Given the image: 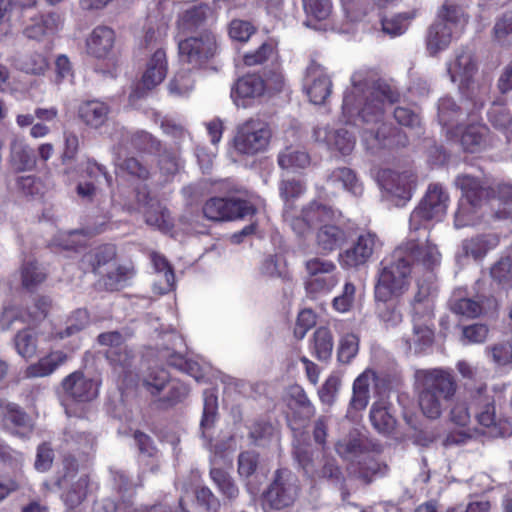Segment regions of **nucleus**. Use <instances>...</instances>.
Listing matches in <instances>:
<instances>
[{
  "label": "nucleus",
  "instance_id": "1",
  "mask_svg": "<svg viewBox=\"0 0 512 512\" xmlns=\"http://www.w3.org/2000/svg\"><path fill=\"white\" fill-rule=\"evenodd\" d=\"M351 85L343 95L342 116L346 123L365 124L361 141L367 151L378 153L381 149L405 146L407 136L399 129L383 122L384 114L398 101V92L389 84L374 81L367 69L355 71Z\"/></svg>",
  "mask_w": 512,
  "mask_h": 512
},
{
  "label": "nucleus",
  "instance_id": "2",
  "mask_svg": "<svg viewBox=\"0 0 512 512\" xmlns=\"http://www.w3.org/2000/svg\"><path fill=\"white\" fill-rule=\"evenodd\" d=\"M415 381L422 413L429 419H438L456 392L452 372L443 368L420 369L415 372Z\"/></svg>",
  "mask_w": 512,
  "mask_h": 512
},
{
  "label": "nucleus",
  "instance_id": "3",
  "mask_svg": "<svg viewBox=\"0 0 512 512\" xmlns=\"http://www.w3.org/2000/svg\"><path fill=\"white\" fill-rule=\"evenodd\" d=\"M467 22L468 18L461 7L444 3L426 33L425 43L429 55L436 56L446 50L453 39L463 32Z\"/></svg>",
  "mask_w": 512,
  "mask_h": 512
},
{
  "label": "nucleus",
  "instance_id": "4",
  "mask_svg": "<svg viewBox=\"0 0 512 512\" xmlns=\"http://www.w3.org/2000/svg\"><path fill=\"white\" fill-rule=\"evenodd\" d=\"M446 71L451 82L457 84L461 94L474 103L476 110H480L487 90L474 80L478 63L473 52L469 49L456 50L446 63Z\"/></svg>",
  "mask_w": 512,
  "mask_h": 512
},
{
  "label": "nucleus",
  "instance_id": "5",
  "mask_svg": "<svg viewBox=\"0 0 512 512\" xmlns=\"http://www.w3.org/2000/svg\"><path fill=\"white\" fill-rule=\"evenodd\" d=\"M406 253L405 248H396L390 261L382 263L375 285L376 300L397 299L408 290L412 268L409 267Z\"/></svg>",
  "mask_w": 512,
  "mask_h": 512
},
{
  "label": "nucleus",
  "instance_id": "6",
  "mask_svg": "<svg viewBox=\"0 0 512 512\" xmlns=\"http://www.w3.org/2000/svg\"><path fill=\"white\" fill-rule=\"evenodd\" d=\"M455 183L462 191L460 199L482 203L484 198L490 196V192L496 194L491 199V207L495 209V217L497 219L512 217V184H499L494 189L488 186L487 182L467 174L458 176Z\"/></svg>",
  "mask_w": 512,
  "mask_h": 512
},
{
  "label": "nucleus",
  "instance_id": "7",
  "mask_svg": "<svg viewBox=\"0 0 512 512\" xmlns=\"http://www.w3.org/2000/svg\"><path fill=\"white\" fill-rule=\"evenodd\" d=\"M271 138L269 123L259 117H251L236 126L232 148L237 155L253 157L268 149Z\"/></svg>",
  "mask_w": 512,
  "mask_h": 512
},
{
  "label": "nucleus",
  "instance_id": "8",
  "mask_svg": "<svg viewBox=\"0 0 512 512\" xmlns=\"http://www.w3.org/2000/svg\"><path fill=\"white\" fill-rule=\"evenodd\" d=\"M449 195L440 184H431L409 219L410 233L429 230L432 222L441 221L446 214Z\"/></svg>",
  "mask_w": 512,
  "mask_h": 512
},
{
  "label": "nucleus",
  "instance_id": "9",
  "mask_svg": "<svg viewBox=\"0 0 512 512\" xmlns=\"http://www.w3.org/2000/svg\"><path fill=\"white\" fill-rule=\"evenodd\" d=\"M175 39L182 65L198 68L216 53V38L209 30H202L194 35L175 36Z\"/></svg>",
  "mask_w": 512,
  "mask_h": 512
},
{
  "label": "nucleus",
  "instance_id": "10",
  "mask_svg": "<svg viewBox=\"0 0 512 512\" xmlns=\"http://www.w3.org/2000/svg\"><path fill=\"white\" fill-rule=\"evenodd\" d=\"M298 494L296 477L288 470H278L274 482L264 494L263 506L281 510L292 505Z\"/></svg>",
  "mask_w": 512,
  "mask_h": 512
},
{
  "label": "nucleus",
  "instance_id": "11",
  "mask_svg": "<svg viewBox=\"0 0 512 512\" xmlns=\"http://www.w3.org/2000/svg\"><path fill=\"white\" fill-rule=\"evenodd\" d=\"M377 180L384 197L394 202L397 206L411 199L415 186V179L411 173H397L384 169L378 172Z\"/></svg>",
  "mask_w": 512,
  "mask_h": 512
},
{
  "label": "nucleus",
  "instance_id": "12",
  "mask_svg": "<svg viewBox=\"0 0 512 512\" xmlns=\"http://www.w3.org/2000/svg\"><path fill=\"white\" fill-rule=\"evenodd\" d=\"M50 308L51 300L48 297H39L26 311L17 305L7 304L0 313V330H9L18 322L35 324L47 316Z\"/></svg>",
  "mask_w": 512,
  "mask_h": 512
},
{
  "label": "nucleus",
  "instance_id": "13",
  "mask_svg": "<svg viewBox=\"0 0 512 512\" xmlns=\"http://www.w3.org/2000/svg\"><path fill=\"white\" fill-rule=\"evenodd\" d=\"M203 213L209 220L230 221L253 215L255 208L246 200L214 197L205 203Z\"/></svg>",
  "mask_w": 512,
  "mask_h": 512
},
{
  "label": "nucleus",
  "instance_id": "14",
  "mask_svg": "<svg viewBox=\"0 0 512 512\" xmlns=\"http://www.w3.org/2000/svg\"><path fill=\"white\" fill-rule=\"evenodd\" d=\"M284 219L291 229L300 237H305L317 222H324L335 217V211L317 202L303 208L300 216H293L289 209L284 210Z\"/></svg>",
  "mask_w": 512,
  "mask_h": 512
},
{
  "label": "nucleus",
  "instance_id": "15",
  "mask_svg": "<svg viewBox=\"0 0 512 512\" xmlns=\"http://www.w3.org/2000/svg\"><path fill=\"white\" fill-rule=\"evenodd\" d=\"M381 247L378 236L370 231L359 234L354 245L339 255L340 264L345 268H357L366 264Z\"/></svg>",
  "mask_w": 512,
  "mask_h": 512
},
{
  "label": "nucleus",
  "instance_id": "16",
  "mask_svg": "<svg viewBox=\"0 0 512 512\" xmlns=\"http://www.w3.org/2000/svg\"><path fill=\"white\" fill-rule=\"evenodd\" d=\"M332 80L326 69L312 61L306 69L303 80V89L311 103L324 104L332 92Z\"/></svg>",
  "mask_w": 512,
  "mask_h": 512
},
{
  "label": "nucleus",
  "instance_id": "17",
  "mask_svg": "<svg viewBox=\"0 0 512 512\" xmlns=\"http://www.w3.org/2000/svg\"><path fill=\"white\" fill-rule=\"evenodd\" d=\"M305 268L310 276L306 281V289L310 293L329 292L338 283L333 274L336 266L332 261L312 258L306 261Z\"/></svg>",
  "mask_w": 512,
  "mask_h": 512
},
{
  "label": "nucleus",
  "instance_id": "18",
  "mask_svg": "<svg viewBox=\"0 0 512 512\" xmlns=\"http://www.w3.org/2000/svg\"><path fill=\"white\" fill-rule=\"evenodd\" d=\"M61 385L71 401L75 404H84L98 396L100 383L82 371H74L62 380Z\"/></svg>",
  "mask_w": 512,
  "mask_h": 512
},
{
  "label": "nucleus",
  "instance_id": "19",
  "mask_svg": "<svg viewBox=\"0 0 512 512\" xmlns=\"http://www.w3.org/2000/svg\"><path fill=\"white\" fill-rule=\"evenodd\" d=\"M410 239L398 246L407 250L406 259L409 260V267L421 265L424 269L433 270L441 263L442 255L436 244L428 239L425 242H418L410 235Z\"/></svg>",
  "mask_w": 512,
  "mask_h": 512
},
{
  "label": "nucleus",
  "instance_id": "20",
  "mask_svg": "<svg viewBox=\"0 0 512 512\" xmlns=\"http://www.w3.org/2000/svg\"><path fill=\"white\" fill-rule=\"evenodd\" d=\"M294 456L298 464L302 467L305 475L316 480L321 478L338 479L340 475L339 468L335 465L334 460H325L319 469L320 462H317L313 453L308 447L300 444L294 445Z\"/></svg>",
  "mask_w": 512,
  "mask_h": 512
},
{
  "label": "nucleus",
  "instance_id": "21",
  "mask_svg": "<svg viewBox=\"0 0 512 512\" xmlns=\"http://www.w3.org/2000/svg\"><path fill=\"white\" fill-rule=\"evenodd\" d=\"M266 95L264 79L251 74L237 80L231 89V98L237 107L248 108L252 101Z\"/></svg>",
  "mask_w": 512,
  "mask_h": 512
},
{
  "label": "nucleus",
  "instance_id": "22",
  "mask_svg": "<svg viewBox=\"0 0 512 512\" xmlns=\"http://www.w3.org/2000/svg\"><path fill=\"white\" fill-rule=\"evenodd\" d=\"M106 357L113 367L120 389H128L135 384L136 374L132 365V354L127 347L109 348Z\"/></svg>",
  "mask_w": 512,
  "mask_h": 512
},
{
  "label": "nucleus",
  "instance_id": "23",
  "mask_svg": "<svg viewBox=\"0 0 512 512\" xmlns=\"http://www.w3.org/2000/svg\"><path fill=\"white\" fill-rule=\"evenodd\" d=\"M137 200L144 208L143 214L147 225L155 227L163 232H168L173 227L169 211L155 198L143 190L137 191Z\"/></svg>",
  "mask_w": 512,
  "mask_h": 512
},
{
  "label": "nucleus",
  "instance_id": "24",
  "mask_svg": "<svg viewBox=\"0 0 512 512\" xmlns=\"http://www.w3.org/2000/svg\"><path fill=\"white\" fill-rule=\"evenodd\" d=\"M58 486L64 490L62 499L69 508L79 505L86 496L88 477L78 475L74 468H67L65 474L58 479Z\"/></svg>",
  "mask_w": 512,
  "mask_h": 512
},
{
  "label": "nucleus",
  "instance_id": "25",
  "mask_svg": "<svg viewBox=\"0 0 512 512\" xmlns=\"http://www.w3.org/2000/svg\"><path fill=\"white\" fill-rule=\"evenodd\" d=\"M211 13V8L205 3H193L178 15L176 22L177 33L175 36H186L198 34L201 26Z\"/></svg>",
  "mask_w": 512,
  "mask_h": 512
},
{
  "label": "nucleus",
  "instance_id": "26",
  "mask_svg": "<svg viewBox=\"0 0 512 512\" xmlns=\"http://www.w3.org/2000/svg\"><path fill=\"white\" fill-rule=\"evenodd\" d=\"M69 360V355L60 349L51 350L36 362L29 364L23 377L26 379L45 378L54 374L60 367Z\"/></svg>",
  "mask_w": 512,
  "mask_h": 512
},
{
  "label": "nucleus",
  "instance_id": "27",
  "mask_svg": "<svg viewBox=\"0 0 512 512\" xmlns=\"http://www.w3.org/2000/svg\"><path fill=\"white\" fill-rule=\"evenodd\" d=\"M378 380L377 374L371 369H366L354 380L352 397L349 402V415L353 411L359 412L366 409L370 400L371 388L377 389Z\"/></svg>",
  "mask_w": 512,
  "mask_h": 512
},
{
  "label": "nucleus",
  "instance_id": "28",
  "mask_svg": "<svg viewBox=\"0 0 512 512\" xmlns=\"http://www.w3.org/2000/svg\"><path fill=\"white\" fill-rule=\"evenodd\" d=\"M115 44V32L107 26H97L85 41L87 54L97 59H107Z\"/></svg>",
  "mask_w": 512,
  "mask_h": 512
},
{
  "label": "nucleus",
  "instance_id": "29",
  "mask_svg": "<svg viewBox=\"0 0 512 512\" xmlns=\"http://www.w3.org/2000/svg\"><path fill=\"white\" fill-rule=\"evenodd\" d=\"M313 136L316 141L326 143L330 149L342 155L350 154L355 147L354 136L344 128L330 131L327 127H317Z\"/></svg>",
  "mask_w": 512,
  "mask_h": 512
},
{
  "label": "nucleus",
  "instance_id": "30",
  "mask_svg": "<svg viewBox=\"0 0 512 512\" xmlns=\"http://www.w3.org/2000/svg\"><path fill=\"white\" fill-rule=\"evenodd\" d=\"M499 244L497 234H481L470 239H465L461 244V252L457 254V258L471 257L474 260H482L489 251L495 249Z\"/></svg>",
  "mask_w": 512,
  "mask_h": 512
},
{
  "label": "nucleus",
  "instance_id": "31",
  "mask_svg": "<svg viewBox=\"0 0 512 512\" xmlns=\"http://www.w3.org/2000/svg\"><path fill=\"white\" fill-rule=\"evenodd\" d=\"M1 424L11 434L21 438L28 437L33 430L30 417L17 404L10 402L7 405Z\"/></svg>",
  "mask_w": 512,
  "mask_h": 512
},
{
  "label": "nucleus",
  "instance_id": "32",
  "mask_svg": "<svg viewBox=\"0 0 512 512\" xmlns=\"http://www.w3.org/2000/svg\"><path fill=\"white\" fill-rule=\"evenodd\" d=\"M168 63L166 52L162 48L157 49L147 62L146 70L142 76L140 86L144 90H151L159 85L166 77Z\"/></svg>",
  "mask_w": 512,
  "mask_h": 512
},
{
  "label": "nucleus",
  "instance_id": "33",
  "mask_svg": "<svg viewBox=\"0 0 512 512\" xmlns=\"http://www.w3.org/2000/svg\"><path fill=\"white\" fill-rule=\"evenodd\" d=\"M77 113L86 126L99 129L108 122L110 107L100 100H87L79 105Z\"/></svg>",
  "mask_w": 512,
  "mask_h": 512
},
{
  "label": "nucleus",
  "instance_id": "34",
  "mask_svg": "<svg viewBox=\"0 0 512 512\" xmlns=\"http://www.w3.org/2000/svg\"><path fill=\"white\" fill-rule=\"evenodd\" d=\"M340 215L335 211V217L324 222H317L319 229L316 233V243L324 252H331L340 246L346 239V234L342 228L332 223Z\"/></svg>",
  "mask_w": 512,
  "mask_h": 512
},
{
  "label": "nucleus",
  "instance_id": "35",
  "mask_svg": "<svg viewBox=\"0 0 512 512\" xmlns=\"http://www.w3.org/2000/svg\"><path fill=\"white\" fill-rule=\"evenodd\" d=\"M460 133V143L463 149L467 152L475 153L485 149L489 145L488 128L480 123H472L465 127L464 130H459L456 134L451 136H458Z\"/></svg>",
  "mask_w": 512,
  "mask_h": 512
},
{
  "label": "nucleus",
  "instance_id": "36",
  "mask_svg": "<svg viewBox=\"0 0 512 512\" xmlns=\"http://www.w3.org/2000/svg\"><path fill=\"white\" fill-rule=\"evenodd\" d=\"M108 223V217H102L101 221L95 223L93 227L85 230H74L69 232H60L54 238V244L65 250L76 249L85 244V235H96L105 231Z\"/></svg>",
  "mask_w": 512,
  "mask_h": 512
},
{
  "label": "nucleus",
  "instance_id": "37",
  "mask_svg": "<svg viewBox=\"0 0 512 512\" xmlns=\"http://www.w3.org/2000/svg\"><path fill=\"white\" fill-rule=\"evenodd\" d=\"M10 164L16 171H30L36 166L33 150L24 139L13 136L10 141Z\"/></svg>",
  "mask_w": 512,
  "mask_h": 512
},
{
  "label": "nucleus",
  "instance_id": "38",
  "mask_svg": "<svg viewBox=\"0 0 512 512\" xmlns=\"http://www.w3.org/2000/svg\"><path fill=\"white\" fill-rule=\"evenodd\" d=\"M432 342L433 331L428 325L417 323L415 319L412 332L402 338L403 348L408 354H419L430 347Z\"/></svg>",
  "mask_w": 512,
  "mask_h": 512
},
{
  "label": "nucleus",
  "instance_id": "39",
  "mask_svg": "<svg viewBox=\"0 0 512 512\" xmlns=\"http://www.w3.org/2000/svg\"><path fill=\"white\" fill-rule=\"evenodd\" d=\"M61 26L62 19L60 15L49 13L34 19V22L24 29V34L30 39L40 40L47 35L54 34Z\"/></svg>",
  "mask_w": 512,
  "mask_h": 512
},
{
  "label": "nucleus",
  "instance_id": "40",
  "mask_svg": "<svg viewBox=\"0 0 512 512\" xmlns=\"http://www.w3.org/2000/svg\"><path fill=\"white\" fill-rule=\"evenodd\" d=\"M462 113L455 101L450 97H443L438 103V120L446 129L447 135L456 134L459 130V121Z\"/></svg>",
  "mask_w": 512,
  "mask_h": 512
},
{
  "label": "nucleus",
  "instance_id": "41",
  "mask_svg": "<svg viewBox=\"0 0 512 512\" xmlns=\"http://www.w3.org/2000/svg\"><path fill=\"white\" fill-rule=\"evenodd\" d=\"M151 259L157 275L153 285L154 291L158 294L170 292L175 286V276L168 261L157 253L152 254Z\"/></svg>",
  "mask_w": 512,
  "mask_h": 512
},
{
  "label": "nucleus",
  "instance_id": "42",
  "mask_svg": "<svg viewBox=\"0 0 512 512\" xmlns=\"http://www.w3.org/2000/svg\"><path fill=\"white\" fill-rule=\"evenodd\" d=\"M327 183L333 188L343 189L354 196H360L363 192L362 183L358 180L354 171L347 167L332 171Z\"/></svg>",
  "mask_w": 512,
  "mask_h": 512
},
{
  "label": "nucleus",
  "instance_id": "43",
  "mask_svg": "<svg viewBox=\"0 0 512 512\" xmlns=\"http://www.w3.org/2000/svg\"><path fill=\"white\" fill-rule=\"evenodd\" d=\"M475 417L480 425L486 428H494L497 420L495 415L494 400L491 396L483 393V388L477 391L473 400Z\"/></svg>",
  "mask_w": 512,
  "mask_h": 512
},
{
  "label": "nucleus",
  "instance_id": "44",
  "mask_svg": "<svg viewBox=\"0 0 512 512\" xmlns=\"http://www.w3.org/2000/svg\"><path fill=\"white\" fill-rule=\"evenodd\" d=\"M12 64L17 70L35 76L44 75L49 68L48 58L38 52L15 57Z\"/></svg>",
  "mask_w": 512,
  "mask_h": 512
},
{
  "label": "nucleus",
  "instance_id": "45",
  "mask_svg": "<svg viewBox=\"0 0 512 512\" xmlns=\"http://www.w3.org/2000/svg\"><path fill=\"white\" fill-rule=\"evenodd\" d=\"M481 204L469 199H460L454 214V227L462 229L478 224L481 218Z\"/></svg>",
  "mask_w": 512,
  "mask_h": 512
},
{
  "label": "nucleus",
  "instance_id": "46",
  "mask_svg": "<svg viewBox=\"0 0 512 512\" xmlns=\"http://www.w3.org/2000/svg\"><path fill=\"white\" fill-rule=\"evenodd\" d=\"M302 5L306 15L304 24L308 27L327 20L333 9L331 0H302Z\"/></svg>",
  "mask_w": 512,
  "mask_h": 512
},
{
  "label": "nucleus",
  "instance_id": "47",
  "mask_svg": "<svg viewBox=\"0 0 512 512\" xmlns=\"http://www.w3.org/2000/svg\"><path fill=\"white\" fill-rule=\"evenodd\" d=\"M287 403L289 408L294 410L295 413L299 414L303 419L308 420L315 413V409L308 399L305 391L298 385L291 386L289 388Z\"/></svg>",
  "mask_w": 512,
  "mask_h": 512
},
{
  "label": "nucleus",
  "instance_id": "48",
  "mask_svg": "<svg viewBox=\"0 0 512 512\" xmlns=\"http://www.w3.org/2000/svg\"><path fill=\"white\" fill-rule=\"evenodd\" d=\"M203 414L200 422V429L203 438H209V430L214 426L217 419L218 397L214 390L204 392Z\"/></svg>",
  "mask_w": 512,
  "mask_h": 512
},
{
  "label": "nucleus",
  "instance_id": "49",
  "mask_svg": "<svg viewBox=\"0 0 512 512\" xmlns=\"http://www.w3.org/2000/svg\"><path fill=\"white\" fill-rule=\"evenodd\" d=\"M369 417L373 427L379 433L388 435L395 428L396 420L382 402L373 403Z\"/></svg>",
  "mask_w": 512,
  "mask_h": 512
},
{
  "label": "nucleus",
  "instance_id": "50",
  "mask_svg": "<svg viewBox=\"0 0 512 512\" xmlns=\"http://www.w3.org/2000/svg\"><path fill=\"white\" fill-rule=\"evenodd\" d=\"M169 373L164 368H151L141 379V385L152 396L159 395L168 385Z\"/></svg>",
  "mask_w": 512,
  "mask_h": 512
},
{
  "label": "nucleus",
  "instance_id": "51",
  "mask_svg": "<svg viewBox=\"0 0 512 512\" xmlns=\"http://www.w3.org/2000/svg\"><path fill=\"white\" fill-rule=\"evenodd\" d=\"M334 341L327 327H319L313 334L312 353L321 361L328 360L333 351Z\"/></svg>",
  "mask_w": 512,
  "mask_h": 512
},
{
  "label": "nucleus",
  "instance_id": "52",
  "mask_svg": "<svg viewBox=\"0 0 512 512\" xmlns=\"http://www.w3.org/2000/svg\"><path fill=\"white\" fill-rule=\"evenodd\" d=\"M89 323V315L85 309L76 310L66 322V328L61 331L51 332L50 340H63L83 330Z\"/></svg>",
  "mask_w": 512,
  "mask_h": 512
},
{
  "label": "nucleus",
  "instance_id": "53",
  "mask_svg": "<svg viewBox=\"0 0 512 512\" xmlns=\"http://www.w3.org/2000/svg\"><path fill=\"white\" fill-rule=\"evenodd\" d=\"M309 164V155L293 147H286L278 155V165L285 170L296 171L306 168Z\"/></svg>",
  "mask_w": 512,
  "mask_h": 512
},
{
  "label": "nucleus",
  "instance_id": "54",
  "mask_svg": "<svg viewBox=\"0 0 512 512\" xmlns=\"http://www.w3.org/2000/svg\"><path fill=\"white\" fill-rule=\"evenodd\" d=\"M192 67H182L169 82L168 91L174 97H186L194 89Z\"/></svg>",
  "mask_w": 512,
  "mask_h": 512
},
{
  "label": "nucleus",
  "instance_id": "55",
  "mask_svg": "<svg viewBox=\"0 0 512 512\" xmlns=\"http://www.w3.org/2000/svg\"><path fill=\"white\" fill-rule=\"evenodd\" d=\"M488 118L490 123L498 130H501L506 135L508 141L512 139V116L506 109L504 104L500 101H495L488 111Z\"/></svg>",
  "mask_w": 512,
  "mask_h": 512
},
{
  "label": "nucleus",
  "instance_id": "56",
  "mask_svg": "<svg viewBox=\"0 0 512 512\" xmlns=\"http://www.w3.org/2000/svg\"><path fill=\"white\" fill-rule=\"evenodd\" d=\"M363 442L360 433L352 431L336 444V451L345 460L354 461L362 453Z\"/></svg>",
  "mask_w": 512,
  "mask_h": 512
},
{
  "label": "nucleus",
  "instance_id": "57",
  "mask_svg": "<svg viewBox=\"0 0 512 512\" xmlns=\"http://www.w3.org/2000/svg\"><path fill=\"white\" fill-rule=\"evenodd\" d=\"M14 346L22 358L30 359L38 349L37 335L28 329L21 330L14 337Z\"/></svg>",
  "mask_w": 512,
  "mask_h": 512
},
{
  "label": "nucleus",
  "instance_id": "58",
  "mask_svg": "<svg viewBox=\"0 0 512 512\" xmlns=\"http://www.w3.org/2000/svg\"><path fill=\"white\" fill-rule=\"evenodd\" d=\"M167 362L170 366L184 371L192 376L197 382L203 381L205 378L206 368L201 366L198 362L187 360L178 353H172L168 356Z\"/></svg>",
  "mask_w": 512,
  "mask_h": 512
},
{
  "label": "nucleus",
  "instance_id": "59",
  "mask_svg": "<svg viewBox=\"0 0 512 512\" xmlns=\"http://www.w3.org/2000/svg\"><path fill=\"white\" fill-rule=\"evenodd\" d=\"M377 302L378 317L387 328H394L402 322V313L399 310L396 302H394V299L377 300Z\"/></svg>",
  "mask_w": 512,
  "mask_h": 512
},
{
  "label": "nucleus",
  "instance_id": "60",
  "mask_svg": "<svg viewBox=\"0 0 512 512\" xmlns=\"http://www.w3.org/2000/svg\"><path fill=\"white\" fill-rule=\"evenodd\" d=\"M250 438L256 445L265 446L268 443L279 442L278 432L276 428L266 422H256L250 428Z\"/></svg>",
  "mask_w": 512,
  "mask_h": 512
},
{
  "label": "nucleus",
  "instance_id": "61",
  "mask_svg": "<svg viewBox=\"0 0 512 512\" xmlns=\"http://www.w3.org/2000/svg\"><path fill=\"white\" fill-rule=\"evenodd\" d=\"M415 15V11H412L400 13L391 18H385L382 20V29L392 37L402 35L408 29L410 21L414 19Z\"/></svg>",
  "mask_w": 512,
  "mask_h": 512
},
{
  "label": "nucleus",
  "instance_id": "62",
  "mask_svg": "<svg viewBox=\"0 0 512 512\" xmlns=\"http://www.w3.org/2000/svg\"><path fill=\"white\" fill-rule=\"evenodd\" d=\"M359 338L354 333L343 334L339 339L337 356L339 362L343 364L350 363L358 354Z\"/></svg>",
  "mask_w": 512,
  "mask_h": 512
},
{
  "label": "nucleus",
  "instance_id": "63",
  "mask_svg": "<svg viewBox=\"0 0 512 512\" xmlns=\"http://www.w3.org/2000/svg\"><path fill=\"white\" fill-rule=\"evenodd\" d=\"M210 476L218 490L226 498L232 500L238 496L239 490L226 471L213 467L210 470Z\"/></svg>",
  "mask_w": 512,
  "mask_h": 512
},
{
  "label": "nucleus",
  "instance_id": "64",
  "mask_svg": "<svg viewBox=\"0 0 512 512\" xmlns=\"http://www.w3.org/2000/svg\"><path fill=\"white\" fill-rule=\"evenodd\" d=\"M490 275L492 279L502 288H509L512 286V258H501L496 262L491 270Z\"/></svg>",
  "mask_w": 512,
  "mask_h": 512
}]
</instances>
